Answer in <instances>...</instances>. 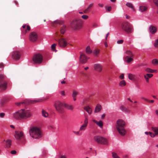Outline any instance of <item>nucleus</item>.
Segmentation results:
<instances>
[{
  "mask_svg": "<svg viewBox=\"0 0 158 158\" xmlns=\"http://www.w3.org/2000/svg\"><path fill=\"white\" fill-rule=\"evenodd\" d=\"M121 79H123L124 78V74L123 73L119 77Z\"/></svg>",
  "mask_w": 158,
  "mask_h": 158,
  "instance_id": "nucleus-54",
  "label": "nucleus"
},
{
  "mask_svg": "<svg viewBox=\"0 0 158 158\" xmlns=\"http://www.w3.org/2000/svg\"><path fill=\"white\" fill-rule=\"evenodd\" d=\"M56 44H54L51 46L52 49L54 51H55V52L56 51V50L55 49V47H56Z\"/></svg>",
  "mask_w": 158,
  "mask_h": 158,
  "instance_id": "nucleus-42",
  "label": "nucleus"
},
{
  "mask_svg": "<svg viewBox=\"0 0 158 158\" xmlns=\"http://www.w3.org/2000/svg\"><path fill=\"white\" fill-rule=\"evenodd\" d=\"M111 6L108 7L107 9V10L109 12L111 10Z\"/></svg>",
  "mask_w": 158,
  "mask_h": 158,
  "instance_id": "nucleus-60",
  "label": "nucleus"
},
{
  "mask_svg": "<svg viewBox=\"0 0 158 158\" xmlns=\"http://www.w3.org/2000/svg\"><path fill=\"white\" fill-rule=\"evenodd\" d=\"M121 29L127 33H131L133 31V27L129 23L127 22L123 23L121 25Z\"/></svg>",
  "mask_w": 158,
  "mask_h": 158,
  "instance_id": "nucleus-4",
  "label": "nucleus"
},
{
  "mask_svg": "<svg viewBox=\"0 0 158 158\" xmlns=\"http://www.w3.org/2000/svg\"><path fill=\"white\" fill-rule=\"evenodd\" d=\"M93 5H94V3H93L90 4L89 5V6H88V7L87 8L89 10L90 8H91L93 6Z\"/></svg>",
  "mask_w": 158,
  "mask_h": 158,
  "instance_id": "nucleus-55",
  "label": "nucleus"
},
{
  "mask_svg": "<svg viewBox=\"0 0 158 158\" xmlns=\"http://www.w3.org/2000/svg\"><path fill=\"white\" fill-rule=\"evenodd\" d=\"M55 40L57 41L58 45L61 48H64L66 46L67 42L65 39L62 37V36H56Z\"/></svg>",
  "mask_w": 158,
  "mask_h": 158,
  "instance_id": "nucleus-7",
  "label": "nucleus"
},
{
  "mask_svg": "<svg viewBox=\"0 0 158 158\" xmlns=\"http://www.w3.org/2000/svg\"><path fill=\"white\" fill-rule=\"evenodd\" d=\"M6 102V99H0V105H2Z\"/></svg>",
  "mask_w": 158,
  "mask_h": 158,
  "instance_id": "nucleus-41",
  "label": "nucleus"
},
{
  "mask_svg": "<svg viewBox=\"0 0 158 158\" xmlns=\"http://www.w3.org/2000/svg\"><path fill=\"white\" fill-rule=\"evenodd\" d=\"M126 53L128 56H130L129 57H133V56L132 52L130 51L127 50L126 51Z\"/></svg>",
  "mask_w": 158,
  "mask_h": 158,
  "instance_id": "nucleus-35",
  "label": "nucleus"
},
{
  "mask_svg": "<svg viewBox=\"0 0 158 158\" xmlns=\"http://www.w3.org/2000/svg\"><path fill=\"white\" fill-rule=\"evenodd\" d=\"M153 2L158 7V8L157 9V13L158 14V0H153Z\"/></svg>",
  "mask_w": 158,
  "mask_h": 158,
  "instance_id": "nucleus-44",
  "label": "nucleus"
},
{
  "mask_svg": "<svg viewBox=\"0 0 158 158\" xmlns=\"http://www.w3.org/2000/svg\"><path fill=\"white\" fill-rule=\"evenodd\" d=\"M152 63L154 65L158 64V60L156 59H154L152 61Z\"/></svg>",
  "mask_w": 158,
  "mask_h": 158,
  "instance_id": "nucleus-40",
  "label": "nucleus"
},
{
  "mask_svg": "<svg viewBox=\"0 0 158 158\" xmlns=\"http://www.w3.org/2000/svg\"><path fill=\"white\" fill-rule=\"evenodd\" d=\"M15 138L18 140H19L24 137L23 133L22 131H15L14 135Z\"/></svg>",
  "mask_w": 158,
  "mask_h": 158,
  "instance_id": "nucleus-12",
  "label": "nucleus"
},
{
  "mask_svg": "<svg viewBox=\"0 0 158 158\" xmlns=\"http://www.w3.org/2000/svg\"><path fill=\"white\" fill-rule=\"evenodd\" d=\"M4 67V65L3 63H0V68H3Z\"/></svg>",
  "mask_w": 158,
  "mask_h": 158,
  "instance_id": "nucleus-59",
  "label": "nucleus"
},
{
  "mask_svg": "<svg viewBox=\"0 0 158 158\" xmlns=\"http://www.w3.org/2000/svg\"><path fill=\"white\" fill-rule=\"evenodd\" d=\"M147 10V7L145 6H141L139 7V10L141 12L146 11Z\"/></svg>",
  "mask_w": 158,
  "mask_h": 158,
  "instance_id": "nucleus-25",
  "label": "nucleus"
},
{
  "mask_svg": "<svg viewBox=\"0 0 158 158\" xmlns=\"http://www.w3.org/2000/svg\"><path fill=\"white\" fill-rule=\"evenodd\" d=\"M98 126L100 127L101 128H102L103 126V123L102 121H99V122H97V123L96 124Z\"/></svg>",
  "mask_w": 158,
  "mask_h": 158,
  "instance_id": "nucleus-39",
  "label": "nucleus"
},
{
  "mask_svg": "<svg viewBox=\"0 0 158 158\" xmlns=\"http://www.w3.org/2000/svg\"><path fill=\"white\" fill-rule=\"evenodd\" d=\"M66 30V26L64 25L63 26L61 27L60 31H57L56 32V36L59 37L61 36L60 35V33L61 34H64Z\"/></svg>",
  "mask_w": 158,
  "mask_h": 158,
  "instance_id": "nucleus-14",
  "label": "nucleus"
},
{
  "mask_svg": "<svg viewBox=\"0 0 158 158\" xmlns=\"http://www.w3.org/2000/svg\"><path fill=\"white\" fill-rule=\"evenodd\" d=\"M79 131H73V132L75 134L77 135H79Z\"/></svg>",
  "mask_w": 158,
  "mask_h": 158,
  "instance_id": "nucleus-57",
  "label": "nucleus"
},
{
  "mask_svg": "<svg viewBox=\"0 0 158 158\" xmlns=\"http://www.w3.org/2000/svg\"><path fill=\"white\" fill-rule=\"evenodd\" d=\"M85 110L89 114H91L92 110L88 106L85 107L84 108Z\"/></svg>",
  "mask_w": 158,
  "mask_h": 158,
  "instance_id": "nucleus-28",
  "label": "nucleus"
},
{
  "mask_svg": "<svg viewBox=\"0 0 158 158\" xmlns=\"http://www.w3.org/2000/svg\"><path fill=\"white\" fill-rule=\"evenodd\" d=\"M98 5L101 7H103V4L100 3H99L98 4Z\"/></svg>",
  "mask_w": 158,
  "mask_h": 158,
  "instance_id": "nucleus-62",
  "label": "nucleus"
},
{
  "mask_svg": "<svg viewBox=\"0 0 158 158\" xmlns=\"http://www.w3.org/2000/svg\"><path fill=\"white\" fill-rule=\"evenodd\" d=\"M99 51L98 50H95L94 53L97 56L99 53Z\"/></svg>",
  "mask_w": 158,
  "mask_h": 158,
  "instance_id": "nucleus-50",
  "label": "nucleus"
},
{
  "mask_svg": "<svg viewBox=\"0 0 158 158\" xmlns=\"http://www.w3.org/2000/svg\"><path fill=\"white\" fill-rule=\"evenodd\" d=\"M27 100V104H34L42 102L41 99H26Z\"/></svg>",
  "mask_w": 158,
  "mask_h": 158,
  "instance_id": "nucleus-18",
  "label": "nucleus"
},
{
  "mask_svg": "<svg viewBox=\"0 0 158 158\" xmlns=\"http://www.w3.org/2000/svg\"><path fill=\"white\" fill-rule=\"evenodd\" d=\"M152 131L154 132L155 136H158V127H152Z\"/></svg>",
  "mask_w": 158,
  "mask_h": 158,
  "instance_id": "nucleus-27",
  "label": "nucleus"
},
{
  "mask_svg": "<svg viewBox=\"0 0 158 158\" xmlns=\"http://www.w3.org/2000/svg\"><path fill=\"white\" fill-rule=\"evenodd\" d=\"M70 26L75 30H79L81 28L82 25L80 20L76 19L71 22Z\"/></svg>",
  "mask_w": 158,
  "mask_h": 158,
  "instance_id": "nucleus-5",
  "label": "nucleus"
},
{
  "mask_svg": "<svg viewBox=\"0 0 158 158\" xmlns=\"http://www.w3.org/2000/svg\"><path fill=\"white\" fill-rule=\"evenodd\" d=\"M129 101L131 102H132V103H136V101H135V99H129Z\"/></svg>",
  "mask_w": 158,
  "mask_h": 158,
  "instance_id": "nucleus-56",
  "label": "nucleus"
},
{
  "mask_svg": "<svg viewBox=\"0 0 158 158\" xmlns=\"http://www.w3.org/2000/svg\"><path fill=\"white\" fill-rule=\"evenodd\" d=\"M132 57L127 56L125 57V60L127 63H129L133 60Z\"/></svg>",
  "mask_w": 158,
  "mask_h": 158,
  "instance_id": "nucleus-24",
  "label": "nucleus"
},
{
  "mask_svg": "<svg viewBox=\"0 0 158 158\" xmlns=\"http://www.w3.org/2000/svg\"><path fill=\"white\" fill-rule=\"evenodd\" d=\"M94 70L99 72H101L102 69V66L99 64H95L94 65Z\"/></svg>",
  "mask_w": 158,
  "mask_h": 158,
  "instance_id": "nucleus-19",
  "label": "nucleus"
},
{
  "mask_svg": "<svg viewBox=\"0 0 158 158\" xmlns=\"http://www.w3.org/2000/svg\"><path fill=\"white\" fill-rule=\"evenodd\" d=\"M154 45L155 47H157L158 45V39L156 41L154 44Z\"/></svg>",
  "mask_w": 158,
  "mask_h": 158,
  "instance_id": "nucleus-52",
  "label": "nucleus"
},
{
  "mask_svg": "<svg viewBox=\"0 0 158 158\" xmlns=\"http://www.w3.org/2000/svg\"><path fill=\"white\" fill-rule=\"evenodd\" d=\"M21 118L26 119L30 117L32 114L30 112L27 110H21Z\"/></svg>",
  "mask_w": 158,
  "mask_h": 158,
  "instance_id": "nucleus-10",
  "label": "nucleus"
},
{
  "mask_svg": "<svg viewBox=\"0 0 158 158\" xmlns=\"http://www.w3.org/2000/svg\"><path fill=\"white\" fill-rule=\"evenodd\" d=\"M27 101H25L23 102H17L15 103V105L18 106H23L25 104H27Z\"/></svg>",
  "mask_w": 158,
  "mask_h": 158,
  "instance_id": "nucleus-23",
  "label": "nucleus"
},
{
  "mask_svg": "<svg viewBox=\"0 0 158 158\" xmlns=\"http://www.w3.org/2000/svg\"><path fill=\"white\" fill-rule=\"evenodd\" d=\"M21 53L18 51H15L12 53V58L15 60H19L20 58Z\"/></svg>",
  "mask_w": 158,
  "mask_h": 158,
  "instance_id": "nucleus-15",
  "label": "nucleus"
},
{
  "mask_svg": "<svg viewBox=\"0 0 158 158\" xmlns=\"http://www.w3.org/2000/svg\"><path fill=\"white\" fill-rule=\"evenodd\" d=\"M144 78L146 79V81L148 83L149 82V79H148L146 77H145V78Z\"/></svg>",
  "mask_w": 158,
  "mask_h": 158,
  "instance_id": "nucleus-63",
  "label": "nucleus"
},
{
  "mask_svg": "<svg viewBox=\"0 0 158 158\" xmlns=\"http://www.w3.org/2000/svg\"><path fill=\"white\" fill-rule=\"evenodd\" d=\"M54 106L56 111L60 113L63 112V107L65 108L67 110H73V107L72 105L67 103H62L58 100L55 101Z\"/></svg>",
  "mask_w": 158,
  "mask_h": 158,
  "instance_id": "nucleus-1",
  "label": "nucleus"
},
{
  "mask_svg": "<svg viewBox=\"0 0 158 158\" xmlns=\"http://www.w3.org/2000/svg\"><path fill=\"white\" fill-rule=\"evenodd\" d=\"M16 153V151L15 150H13L11 152V153L12 154H15Z\"/></svg>",
  "mask_w": 158,
  "mask_h": 158,
  "instance_id": "nucleus-58",
  "label": "nucleus"
},
{
  "mask_svg": "<svg viewBox=\"0 0 158 158\" xmlns=\"http://www.w3.org/2000/svg\"><path fill=\"white\" fill-rule=\"evenodd\" d=\"M85 51L86 53L87 54H90L92 52V51L90 49V47L89 46H88L86 48Z\"/></svg>",
  "mask_w": 158,
  "mask_h": 158,
  "instance_id": "nucleus-33",
  "label": "nucleus"
},
{
  "mask_svg": "<svg viewBox=\"0 0 158 158\" xmlns=\"http://www.w3.org/2000/svg\"><path fill=\"white\" fill-rule=\"evenodd\" d=\"M80 61L82 64H85L87 61V57L85 54L83 53L80 52Z\"/></svg>",
  "mask_w": 158,
  "mask_h": 158,
  "instance_id": "nucleus-16",
  "label": "nucleus"
},
{
  "mask_svg": "<svg viewBox=\"0 0 158 158\" xmlns=\"http://www.w3.org/2000/svg\"><path fill=\"white\" fill-rule=\"evenodd\" d=\"M126 5L130 7V8H131L133 10H134V6L132 4H131V3H129V2H127L126 3Z\"/></svg>",
  "mask_w": 158,
  "mask_h": 158,
  "instance_id": "nucleus-36",
  "label": "nucleus"
},
{
  "mask_svg": "<svg viewBox=\"0 0 158 158\" xmlns=\"http://www.w3.org/2000/svg\"><path fill=\"white\" fill-rule=\"evenodd\" d=\"M123 40H118L117 41V43L118 44H123Z\"/></svg>",
  "mask_w": 158,
  "mask_h": 158,
  "instance_id": "nucleus-51",
  "label": "nucleus"
},
{
  "mask_svg": "<svg viewBox=\"0 0 158 158\" xmlns=\"http://www.w3.org/2000/svg\"><path fill=\"white\" fill-rule=\"evenodd\" d=\"M153 76V75L152 74L150 73H147L146 75H144V77L145 78V77L147 78L148 79L152 77Z\"/></svg>",
  "mask_w": 158,
  "mask_h": 158,
  "instance_id": "nucleus-37",
  "label": "nucleus"
},
{
  "mask_svg": "<svg viewBox=\"0 0 158 158\" xmlns=\"http://www.w3.org/2000/svg\"><path fill=\"white\" fill-rule=\"evenodd\" d=\"M6 144H7V146L8 147H10V145L11 144V140L10 139H7L6 141Z\"/></svg>",
  "mask_w": 158,
  "mask_h": 158,
  "instance_id": "nucleus-43",
  "label": "nucleus"
},
{
  "mask_svg": "<svg viewBox=\"0 0 158 158\" xmlns=\"http://www.w3.org/2000/svg\"><path fill=\"white\" fill-rule=\"evenodd\" d=\"M89 10L87 8V9H85L84 10L83 12L85 13H86L89 12Z\"/></svg>",
  "mask_w": 158,
  "mask_h": 158,
  "instance_id": "nucleus-53",
  "label": "nucleus"
},
{
  "mask_svg": "<svg viewBox=\"0 0 158 158\" xmlns=\"http://www.w3.org/2000/svg\"><path fill=\"white\" fill-rule=\"evenodd\" d=\"M128 77L130 80L132 81L135 80L136 78V77L135 75L131 73H129L128 74Z\"/></svg>",
  "mask_w": 158,
  "mask_h": 158,
  "instance_id": "nucleus-22",
  "label": "nucleus"
},
{
  "mask_svg": "<svg viewBox=\"0 0 158 158\" xmlns=\"http://www.w3.org/2000/svg\"><path fill=\"white\" fill-rule=\"evenodd\" d=\"M104 45L106 47H108L107 43L106 42H105L104 43Z\"/></svg>",
  "mask_w": 158,
  "mask_h": 158,
  "instance_id": "nucleus-64",
  "label": "nucleus"
},
{
  "mask_svg": "<svg viewBox=\"0 0 158 158\" xmlns=\"http://www.w3.org/2000/svg\"><path fill=\"white\" fill-rule=\"evenodd\" d=\"M145 71L148 73H153L155 71H156V70H154L150 68H147L145 69Z\"/></svg>",
  "mask_w": 158,
  "mask_h": 158,
  "instance_id": "nucleus-32",
  "label": "nucleus"
},
{
  "mask_svg": "<svg viewBox=\"0 0 158 158\" xmlns=\"http://www.w3.org/2000/svg\"><path fill=\"white\" fill-rule=\"evenodd\" d=\"M30 135L33 139H39L41 137V132L40 129L36 127H34L29 130Z\"/></svg>",
  "mask_w": 158,
  "mask_h": 158,
  "instance_id": "nucleus-2",
  "label": "nucleus"
},
{
  "mask_svg": "<svg viewBox=\"0 0 158 158\" xmlns=\"http://www.w3.org/2000/svg\"><path fill=\"white\" fill-rule=\"evenodd\" d=\"M5 76L3 74H0V90H4L7 87V83L5 81Z\"/></svg>",
  "mask_w": 158,
  "mask_h": 158,
  "instance_id": "nucleus-8",
  "label": "nucleus"
},
{
  "mask_svg": "<svg viewBox=\"0 0 158 158\" xmlns=\"http://www.w3.org/2000/svg\"><path fill=\"white\" fill-rule=\"evenodd\" d=\"M61 94L62 95L64 96L65 95V92L64 91H63L61 92Z\"/></svg>",
  "mask_w": 158,
  "mask_h": 158,
  "instance_id": "nucleus-61",
  "label": "nucleus"
},
{
  "mask_svg": "<svg viewBox=\"0 0 158 158\" xmlns=\"http://www.w3.org/2000/svg\"><path fill=\"white\" fill-rule=\"evenodd\" d=\"M38 38L37 34L35 32H31L29 35L30 40L32 42H35L37 40Z\"/></svg>",
  "mask_w": 158,
  "mask_h": 158,
  "instance_id": "nucleus-11",
  "label": "nucleus"
},
{
  "mask_svg": "<svg viewBox=\"0 0 158 158\" xmlns=\"http://www.w3.org/2000/svg\"><path fill=\"white\" fill-rule=\"evenodd\" d=\"M5 114L4 113H0V118H3L4 117Z\"/></svg>",
  "mask_w": 158,
  "mask_h": 158,
  "instance_id": "nucleus-49",
  "label": "nucleus"
},
{
  "mask_svg": "<svg viewBox=\"0 0 158 158\" xmlns=\"http://www.w3.org/2000/svg\"><path fill=\"white\" fill-rule=\"evenodd\" d=\"M120 109L122 111L124 112H127L129 111L126 108H125L122 106H120Z\"/></svg>",
  "mask_w": 158,
  "mask_h": 158,
  "instance_id": "nucleus-38",
  "label": "nucleus"
},
{
  "mask_svg": "<svg viewBox=\"0 0 158 158\" xmlns=\"http://www.w3.org/2000/svg\"><path fill=\"white\" fill-rule=\"evenodd\" d=\"M43 59V56L40 54H37L34 55L32 58L33 61L35 63L38 64L42 63Z\"/></svg>",
  "mask_w": 158,
  "mask_h": 158,
  "instance_id": "nucleus-9",
  "label": "nucleus"
},
{
  "mask_svg": "<svg viewBox=\"0 0 158 158\" xmlns=\"http://www.w3.org/2000/svg\"><path fill=\"white\" fill-rule=\"evenodd\" d=\"M126 85V83L124 80L121 81L119 84V85L121 87H123Z\"/></svg>",
  "mask_w": 158,
  "mask_h": 158,
  "instance_id": "nucleus-31",
  "label": "nucleus"
},
{
  "mask_svg": "<svg viewBox=\"0 0 158 158\" xmlns=\"http://www.w3.org/2000/svg\"><path fill=\"white\" fill-rule=\"evenodd\" d=\"M88 123V119L87 117H85L83 121V124L81 126L79 131H84L86 130Z\"/></svg>",
  "mask_w": 158,
  "mask_h": 158,
  "instance_id": "nucleus-13",
  "label": "nucleus"
},
{
  "mask_svg": "<svg viewBox=\"0 0 158 158\" xmlns=\"http://www.w3.org/2000/svg\"><path fill=\"white\" fill-rule=\"evenodd\" d=\"M146 100V102H147L149 103H152L154 102V100L153 99H152L150 100V99H145Z\"/></svg>",
  "mask_w": 158,
  "mask_h": 158,
  "instance_id": "nucleus-46",
  "label": "nucleus"
},
{
  "mask_svg": "<svg viewBox=\"0 0 158 158\" xmlns=\"http://www.w3.org/2000/svg\"><path fill=\"white\" fill-rule=\"evenodd\" d=\"M64 23V21L60 20H56L53 23L55 24H62Z\"/></svg>",
  "mask_w": 158,
  "mask_h": 158,
  "instance_id": "nucleus-34",
  "label": "nucleus"
},
{
  "mask_svg": "<svg viewBox=\"0 0 158 158\" xmlns=\"http://www.w3.org/2000/svg\"><path fill=\"white\" fill-rule=\"evenodd\" d=\"M93 139L94 140L98 143L106 144L108 143L107 140L106 139L99 135L94 136Z\"/></svg>",
  "mask_w": 158,
  "mask_h": 158,
  "instance_id": "nucleus-6",
  "label": "nucleus"
},
{
  "mask_svg": "<svg viewBox=\"0 0 158 158\" xmlns=\"http://www.w3.org/2000/svg\"><path fill=\"white\" fill-rule=\"evenodd\" d=\"M125 124V122L122 120L119 119L117 121L116 128L120 134L122 135H124L126 133L124 128Z\"/></svg>",
  "mask_w": 158,
  "mask_h": 158,
  "instance_id": "nucleus-3",
  "label": "nucleus"
},
{
  "mask_svg": "<svg viewBox=\"0 0 158 158\" xmlns=\"http://www.w3.org/2000/svg\"><path fill=\"white\" fill-rule=\"evenodd\" d=\"M149 31L152 34H153L156 32L157 28L151 25L149 27Z\"/></svg>",
  "mask_w": 158,
  "mask_h": 158,
  "instance_id": "nucleus-20",
  "label": "nucleus"
},
{
  "mask_svg": "<svg viewBox=\"0 0 158 158\" xmlns=\"http://www.w3.org/2000/svg\"><path fill=\"white\" fill-rule=\"evenodd\" d=\"M101 110V106L99 104H98L96 106L95 110L94 112H98L100 111Z\"/></svg>",
  "mask_w": 158,
  "mask_h": 158,
  "instance_id": "nucleus-29",
  "label": "nucleus"
},
{
  "mask_svg": "<svg viewBox=\"0 0 158 158\" xmlns=\"http://www.w3.org/2000/svg\"><path fill=\"white\" fill-rule=\"evenodd\" d=\"M112 157L113 158H119L117 154L115 153H112Z\"/></svg>",
  "mask_w": 158,
  "mask_h": 158,
  "instance_id": "nucleus-45",
  "label": "nucleus"
},
{
  "mask_svg": "<svg viewBox=\"0 0 158 158\" xmlns=\"http://www.w3.org/2000/svg\"><path fill=\"white\" fill-rule=\"evenodd\" d=\"M30 27L29 25H27V28L25 30V33L27 32L28 31H30Z\"/></svg>",
  "mask_w": 158,
  "mask_h": 158,
  "instance_id": "nucleus-47",
  "label": "nucleus"
},
{
  "mask_svg": "<svg viewBox=\"0 0 158 158\" xmlns=\"http://www.w3.org/2000/svg\"><path fill=\"white\" fill-rule=\"evenodd\" d=\"M81 17L82 19H86L88 18V16L86 15H84L81 16Z\"/></svg>",
  "mask_w": 158,
  "mask_h": 158,
  "instance_id": "nucleus-48",
  "label": "nucleus"
},
{
  "mask_svg": "<svg viewBox=\"0 0 158 158\" xmlns=\"http://www.w3.org/2000/svg\"><path fill=\"white\" fill-rule=\"evenodd\" d=\"M13 117L14 119H19L20 118H21V110H18L14 113L13 114Z\"/></svg>",
  "mask_w": 158,
  "mask_h": 158,
  "instance_id": "nucleus-17",
  "label": "nucleus"
},
{
  "mask_svg": "<svg viewBox=\"0 0 158 158\" xmlns=\"http://www.w3.org/2000/svg\"><path fill=\"white\" fill-rule=\"evenodd\" d=\"M145 133L146 135H149L152 138H154L155 136L154 133H153L150 131H146L145 132Z\"/></svg>",
  "mask_w": 158,
  "mask_h": 158,
  "instance_id": "nucleus-30",
  "label": "nucleus"
},
{
  "mask_svg": "<svg viewBox=\"0 0 158 158\" xmlns=\"http://www.w3.org/2000/svg\"><path fill=\"white\" fill-rule=\"evenodd\" d=\"M79 94L78 92L76 90H73L72 92V96L73 99H76L77 96Z\"/></svg>",
  "mask_w": 158,
  "mask_h": 158,
  "instance_id": "nucleus-21",
  "label": "nucleus"
},
{
  "mask_svg": "<svg viewBox=\"0 0 158 158\" xmlns=\"http://www.w3.org/2000/svg\"><path fill=\"white\" fill-rule=\"evenodd\" d=\"M42 115L45 118H47L48 117L49 115L48 113L45 110L43 109L41 111Z\"/></svg>",
  "mask_w": 158,
  "mask_h": 158,
  "instance_id": "nucleus-26",
  "label": "nucleus"
}]
</instances>
